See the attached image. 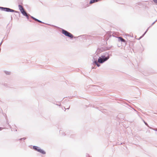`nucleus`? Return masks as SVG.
<instances>
[{
  "mask_svg": "<svg viewBox=\"0 0 157 157\" xmlns=\"http://www.w3.org/2000/svg\"><path fill=\"white\" fill-rule=\"evenodd\" d=\"M38 151L43 154H44L46 153L45 152L44 150L40 148L39 149Z\"/></svg>",
  "mask_w": 157,
  "mask_h": 157,
  "instance_id": "39448f33",
  "label": "nucleus"
},
{
  "mask_svg": "<svg viewBox=\"0 0 157 157\" xmlns=\"http://www.w3.org/2000/svg\"><path fill=\"white\" fill-rule=\"evenodd\" d=\"M37 21H38V22H39L40 23H42V22L41 21H40L38 20H37Z\"/></svg>",
  "mask_w": 157,
  "mask_h": 157,
  "instance_id": "9b49d317",
  "label": "nucleus"
},
{
  "mask_svg": "<svg viewBox=\"0 0 157 157\" xmlns=\"http://www.w3.org/2000/svg\"><path fill=\"white\" fill-rule=\"evenodd\" d=\"M118 38L121 41L123 42H125V40L123 39L122 37H119Z\"/></svg>",
  "mask_w": 157,
  "mask_h": 157,
  "instance_id": "0eeeda50",
  "label": "nucleus"
},
{
  "mask_svg": "<svg viewBox=\"0 0 157 157\" xmlns=\"http://www.w3.org/2000/svg\"><path fill=\"white\" fill-rule=\"evenodd\" d=\"M19 10L28 19H29V16L26 12L24 10L23 7L20 5L18 6Z\"/></svg>",
  "mask_w": 157,
  "mask_h": 157,
  "instance_id": "f03ea898",
  "label": "nucleus"
},
{
  "mask_svg": "<svg viewBox=\"0 0 157 157\" xmlns=\"http://www.w3.org/2000/svg\"><path fill=\"white\" fill-rule=\"evenodd\" d=\"M155 3H157V0H153Z\"/></svg>",
  "mask_w": 157,
  "mask_h": 157,
  "instance_id": "9d476101",
  "label": "nucleus"
},
{
  "mask_svg": "<svg viewBox=\"0 0 157 157\" xmlns=\"http://www.w3.org/2000/svg\"><path fill=\"white\" fill-rule=\"evenodd\" d=\"M32 18H33V19L35 21H37L38 19H36V18H34V17H32Z\"/></svg>",
  "mask_w": 157,
  "mask_h": 157,
  "instance_id": "1a4fd4ad",
  "label": "nucleus"
},
{
  "mask_svg": "<svg viewBox=\"0 0 157 157\" xmlns=\"http://www.w3.org/2000/svg\"><path fill=\"white\" fill-rule=\"evenodd\" d=\"M62 33L63 34H64L66 36H68L71 38H72L73 37V36L72 34L64 29L62 30Z\"/></svg>",
  "mask_w": 157,
  "mask_h": 157,
  "instance_id": "7ed1b4c3",
  "label": "nucleus"
},
{
  "mask_svg": "<svg viewBox=\"0 0 157 157\" xmlns=\"http://www.w3.org/2000/svg\"><path fill=\"white\" fill-rule=\"evenodd\" d=\"M109 58V56H108L107 57H105L104 56H102L101 57H100L98 58V62L99 63H102L108 60Z\"/></svg>",
  "mask_w": 157,
  "mask_h": 157,
  "instance_id": "f257e3e1",
  "label": "nucleus"
},
{
  "mask_svg": "<svg viewBox=\"0 0 157 157\" xmlns=\"http://www.w3.org/2000/svg\"><path fill=\"white\" fill-rule=\"evenodd\" d=\"M94 63H95V64H97L98 63L96 61H95L94 62Z\"/></svg>",
  "mask_w": 157,
  "mask_h": 157,
  "instance_id": "ddd939ff",
  "label": "nucleus"
},
{
  "mask_svg": "<svg viewBox=\"0 0 157 157\" xmlns=\"http://www.w3.org/2000/svg\"><path fill=\"white\" fill-rule=\"evenodd\" d=\"M33 148L35 150L38 151L39 150V149H40V148L36 146H34L33 147Z\"/></svg>",
  "mask_w": 157,
  "mask_h": 157,
  "instance_id": "423d86ee",
  "label": "nucleus"
},
{
  "mask_svg": "<svg viewBox=\"0 0 157 157\" xmlns=\"http://www.w3.org/2000/svg\"><path fill=\"white\" fill-rule=\"evenodd\" d=\"M3 9L4 10L7 12H13L15 11L14 10L8 8H4Z\"/></svg>",
  "mask_w": 157,
  "mask_h": 157,
  "instance_id": "20e7f679",
  "label": "nucleus"
},
{
  "mask_svg": "<svg viewBox=\"0 0 157 157\" xmlns=\"http://www.w3.org/2000/svg\"><path fill=\"white\" fill-rule=\"evenodd\" d=\"M97 2L96 0H91L90 2V4H92V3Z\"/></svg>",
  "mask_w": 157,
  "mask_h": 157,
  "instance_id": "6e6552de",
  "label": "nucleus"
},
{
  "mask_svg": "<svg viewBox=\"0 0 157 157\" xmlns=\"http://www.w3.org/2000/svg\"><path fill=\"white\" fill-rule=\"evenodd\" d=\"M96 65L98 66V67H99L100 65V64H98V63L96 64Z\"/></svg>",
  "mask_w": 157,
  "mask_h": 157,
  "instance_id": "f8f14e48",
  "label": "nucleus"
}]
</instances>
